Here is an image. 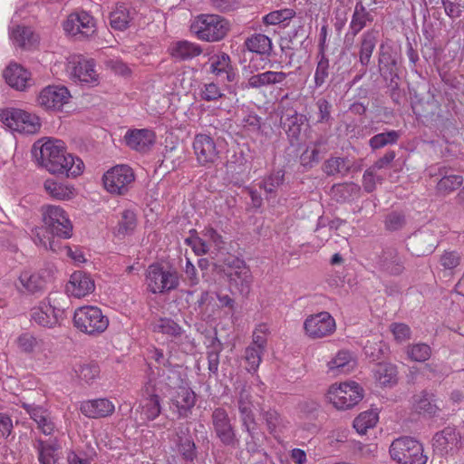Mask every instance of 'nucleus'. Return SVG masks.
<instances>
[{"label": "nucleus", "instance_id": "obj_1", "mask_svg": "<svg viewBox=\"0 0 464 464\" xmlns=\"http://www.w3.org/2000/svg\"><path fill=\"white\" fill-rule=\"evenodd\" d=\"M36 160L49 172L76 177L82 172L83 162L66 153L63 140L45 139L36 141L32 149Z\"/></svg>", "mask_w": 464, "mask_h": 464}, {"label": "nucleus", "instance_id": "obj_2", "mask_svg": "<svg viewBox=\"0 0 464 464\" xmlns=\"http://www.w3.org/2000/svg\"><path fill=\"white\" fill-rule=\"evenodd\" d=\"M68 297L60 292L50 293L31 311V320L42 327L53 328L64 318Z\"/></svg>", "mask_w": 464, "mask_h": 464}, {"label": "nucleus", "instance_id": "obj_3", "mask_svg": "<svg viewBox=\"0 0 464 464\" xmlns=\"http://www.w3.org/2000/svg\"><path fill=\"white\" fill-rule=\"evenodd\" d=\"M190 28L198 39L218 42L227 35L229 24L218 14H200L194 20Z\"/></svg>", "mask_w": 464, "mask_h": 464}, {"label": "nucleus", "instance_id": "obj_4", "mask_svg": "<svg viewBox=\"0 0 464 464\" xmlns=\"http://www.w3.org/2000/svg\"><path fill=\"white\" fill-rule=\"evenodd\" d=\"M390 454L400 464H426L428 460L422 444L411 437L394 440L390 447Z\"/></svg>", "mask_w": 464, "mask_h": 464}, {"label": "nucleus", "instance_id": "obj_5", "mask_svg": "<svg viewBox=\"0 0 464 464\" xmlns=\"http://www.w3.org/2000/svg\"><path fill=\"white\" fill-rule=\"evenodd\" d=\"M74 326L81 332L94 335L103 333L108 325L109 319L97 306H82L74 312Z\"/></svg>", "mask_w": 464, "mask_h": 464}, {"label": "nucleus", "instance_id": "obj_6", "mask_svg": "<svg viewBox=\"0 0 464 464\" xmlns=\"http://www.w3.org/2000/svg\"><path fill=\"white\" fill-rule=\"evenodd\" d=\"M41 211L47 233L63 239L72 237V224L60 206L45 205L42 207Z\"/></svg>", "mask_w": 464, "mask_h": 464}, {"label": "nucleus", "instance_id": "obj_7", "mask_svg": "<svg viewBox=\"0 0 464 464\" xmlns=\"http://www.w3.org/2000/svg\"><path fill=\"white\" fill-rule=\"evenodd\" d=\"M0 121L10 130L24 134H34L39 131V118L25 111L8 108L0 111Z\"/></svg>", "mask_w": 464, "mask_h": 464}, {"label": "nucleus", "instance_id": "obj_8", "mask_svg": "<svg viewBox=\"0 0 464 464\" xmlns=\"http://www.w3.org/2000/svg\"><path fill=\"white\" fill-rule=\"evenodd\" d=\"M362 388L355 382L333 384L327 392V400L338 410L355 406L363 397Z\"/></svg>", "mask_w": 464, "mask_h": 464}, {"label": "nucleus", "instance_id": "obj_9", "mask_svg": "<svg viewBox=\"0 0 464 464\" xmlns=\"http://www.w3.org/2000/svg\"><path fill=\"white\" fill-rule=\"evenodd\" d=\"M135 180L133 169L124 164L108 169L102 177L104 188L113 195H125Z\"/></svg>", "mask_w": 464, "mask_h": 464}, {"label": "nucleus", "instance_id": "obj_10", "mask_svg": "<svg viewBox=\"0 0 464 464\" xmlns=\"http://www.w3.org/2000/svg\"><path fill=\"white\" fill-rule=\"evenodd\" d=\"M178 273L165 269L158 264L150 265L147 269L146 283L148 289L153 294H163L174 290L179 285Z\"/></svg>", "mask_w": 464, "mask_h": 464}, {"label": "nucleus", "instance_id": "obj_11", "mask_svg": "<svg viewBox=\"0 0 464 464\" xmlns=\"http://www.w3.org/2000/svg\"><path fill=\"white\" fill-rule=\"evenodd\" d=\"M226 276L228 278L229 287L232 292L236 291L246 297L251 290L252 275L246 262L239 258H232L227 263Z\"/></svg>", "mask_w": 464, "mask_h": 464}, {"label": "nucleus", "instance_id": "obj_12", "mask_svg": "<svg viewBox=\"0 0 464 464\" xmlns=\"http://www.w3.org/2000/svg\"><path fill=\"white\" fill-rule=\"evenodd\" d=\"M63 29L78 39L88 38L96 32V21L88 12L81 10L68 15Z\"/></svg>", "mask_w": 464, "mask_h": 464}, {"label": "nucleus", "instance_id": "obj_13", "mask_svg": "<svg viewBox=\"0 0 464 464\" xmlns=\"http://www.w3.org/2000/svg\"><path fill=\"white\" fill-rule=\"evenodd\" d=\"M211 422L216 436L225 446L236 448L239 444L236 430L228 413L224 408H216L211 415Z\"/></svg>", "mask_w": 464, "mask_h": 464}, {"label": "nucleus", "instance_id": "obj_14", "mask_svg": "<svg viewBox=\"0 0 464 464\" xmlns=\"http://www.w3.org/2000/svg\"><path fill=\"white\" fill-rule=\"evenodd\" d=\"M304 329L310 338L321 339L333 334L336 330V324L328 312H320L306 317Z\"/></svg>", "mask_w": 464, "mask_h": 464}, {"label": "nucleus", "instance_id": "obj_15", "mask_svg": "<svg viewBox=\"0 0 464 464\" xmlns=\"http://www.w3.org/2000/svg\"><path fill=\"white\" fill-rule=\"evenodd\" d=\"M170 410L179 418H187L196 403V394L188 385H179L170 395Z\"/></svg>", "mask_w": 464, "mask_h": 464}, {"label": "nucleus", "instance_id": "obj_16", "mask_svg": "<svg viewBox=\"0 0 464 464\" xmlns=\"http://www.w3.org/2000/svg\"><path fill=\"white\" fill-rule=\"evenodd\" d=\"M192 145L197 160L200 165L213 164L218 160L219 152L214 139L209 135L204 133L195 135Z\"/></svg>", "mask_w": 464, "mask_h": 464}, {"label": "nucleus", "instance_id": "obj_17", "mask_svg": "<svg viewBox=\"0 0 464 464\" xmlns=\"http://www.w3.org/2000/svg\"><path fill=\"white\" fill-rule=\"evenodd\" d=\"M66 71L74 82L85 83L97 82L98 74L92 60L72 57L67 63Z\"/></svg>", "mask_w": 464, "mask_h": 464}, {"label": "nucleus", "instance_id": "obj_18", "mask_svg": "<svg viewBox=\"0 0 464 464\" xmlns=\"http://www.w3.org/2000/svg\"><path fill=\"white\" fill-rule=\"evenodd\" d=\"M71 95L64 86L49 85L38 96V104L46 110L59 111L69 102Z\"/></svg>", "mask_w": 464, "mask_h": 464}, {"label": "nucleus", "instance_id": "obj_19", "mask_svg": "<svg viewBox=\"0 0 464 464\" xmlns=\"http://www.w3.org/2000/svg\"><path fill=\"white\" fill-rule=\"evenodd\" d=\"M50 278L51 275L46 270H40L34 273L24 271L18 278L21 285L18 286V289L24 294L41 295L45 291Z\"/></svg>", "mask_w": 464, "mask_h": 464}, {"label": "nucleus", "instance_id": "obj_20", "mask_svg": "<svg viewBox=\"0 0 464 464\" xmlns=\"http://www.w3.org/2000/svg\"><path fill=\"white\" fill-rule=\"evenodd\" d=\"M438 246L437 237L429 229L414 233L409 237L407 246L412 255L423 256L431 254Z\"/></svg>", "mask_w": 464, "mask_h": 464}, {"label": "nucleus", "instance_id": "obj_21", "mask_svg": "<svg viewBox=\"0 0 464 464\" xmlns=\"http://www.w3.org/2000/svg\"><path fill=\"white\" fill-rule=\"evenodd\" d=\"M242 430L246 433V447L248 452H256L261 447L264 434L259 430L254 411L239 412Z\"/></svg>", "mask_w": 464, "mask_h": 464}, {"label": "nucleus", "instance_id": "obj_22", "mask_svg": "<svg viewBox=\"0 0 464 464\" xmlns=\"http://www.w3.org/2000/svg\"><path fill=\"white\" fill-rule=\"evenodd\" d=\"M404 256L393 246L382 249L376 260L378 268L392 276L401 275L404 270Z\"/></svg>", "mask_w": 464, "mask_h": 464}, {"label": "nucleus", "instance_id": "obj_23", "mask_svg": "<svg viewBox=\"0 0 464 464\" xmlns=\"http://www.w3.org/2000/svg\"><path fill=\"white\" fill-rule=\"evenodd\" d=\"M460 443V435L453 427H446L437 432L432 439L433 450L444 455L454 451Z\"/></svg>", "mask_w": 464, "mask_h": 464}, {"label": "nucleus", "instance_id": "obj_24", "mask_svg": "<svg viewBox=\"0 0 464 464\" xmlns=\"http://www.w3.org/2000/svg\"><path fill=\"white\" fill-rule=\"evenodd\" d=\"M126 144L131 150L139 152H147L155 143V133L148 129H135L128 130L124 136Z\"/></svg>", "mask_w": 464, "mask_h": 464}, {"label": "nucleus", "instance_id": "obj_25", "mask_svg": "<svg viewBox=\"0 0 464 464\" xmlns=\"http://www.w3.org/2000/svg\"><path fill=\"white\" fill-rule=\"evenodd\" d=\"M411 409L414 412L428 417H433L440 411L435 394L427 390L412 396Z\"/></svg>", "mask_w": 464, "mask_h": 464}, {"label": "nucleus", "instance_id": "obj_26", "mask_svg": "<svg viewBox=\"0 0 464 464\" xmlns=\"http://www.w3.org/2000/svg\"><path fill=\"white\" fill-rule=\"evenodd\" d=\"M95 285L90 275L82 271L72 274L66 285V291L72 296L81 298L94 291Z\"/></svg>", "mask_w": 464, "mask_h": 464}, {"label": "nucleus", "instance_id": "obj_27", "mask_svg": "<svg viewBox=\"0 0 464 464\" xmlns=\"http://www.w3.org/2000/svg\"><path fill=\"white\" fill-rule=\"evenodd\" d=\"M115 410L114 404L108 399H96L82 401L81 412L87 418H104L111 415Z\"/></svg>", "mask_w": 464, "mask_h": 464}, {"label": "nucleus", "instance_id": "obj_28", "mask_svg": "<svg viewBox=\"0 0 464 464\" xmlns=\"http://www.w3.org/2000/svg\"><path fill=\"white\" fill-rule=\"evenodd\" d=\"M288 73L285 72L266 71L254 74L247 79L246 89H261L269 85L283 83Z\"/></svg>", "mask_w": 464, "mask_h": 464}, {"label": "nucleus", "instance_id": "obj_29", "mask_svg": "<svg viewBox=\"0 0 464 464\" xmlns=\"http://www.w3.org/2000/svg\"><path fill=\"white\" fill-rule=\"evenodd\" d=\"M305 121L306 118L304 115L299 114L294 110L282 113L281 124L292 143L299 140L302 127Z\"/></svg>", "mask_w": 464, "mask_h": 464}, {"label": "nucleus", "instance_id": "obj_30", "mask_svg": "<svg viewBox=\"0 0 464 464\" xmlns=\"http://www.w3.org/2000/svg\"><path fill=\"white\" fill-rule=\"evenodd\" d=\"M430 175L440 177L436 188L442 195H448L456 190L464 181L462 176L453 174L446 167H440L437 173H431Z\"/></svg>", "mask_w": 464, "mask_h": 464}, {"label": "nucleus", "instance_id": "obj_31", "mask_svg": "<svg viewBox=\"0 0 464 464\" xmlns=\"http://www.w3.org/2000/svg\"><path fill=\"white\" fill-rule=\"evenodd\" d=\"M4 78L9 86L22 91L25 88L30 73L24 67L17 63H11L4 71Z\"/></svg>", "mask_w": 464, "mask_h": 464}, {"label": "nucleus", "instance_id": "obj_32", "mask_svg": "<svg viewBox=\"0 0 464 464\" xmlns=\"http://www.w3.org/2000/svg\"><path fill=\"white\" fill-rule=\"evenodd\" d=\"M379 32L374 29L364 32L361 38L359 61L360 63L366 67L371 61L372 54L377 44Z\"/></svg>", "mask_w": 464, "mask_h": 464}, {"label": "nucleus", "instance_id": "obj_33", "mask_svg": "<svg viewBox=\"0 0 464 464\" xmlns=\"http://www.w3.org/2000/svg\"><path fill=\"white\" fill-rule=\"evenodd\" d=\"M132 19L130 9L124 4H117L109 15L111 27L117 31L126 30Z\"/></svg>", "mask_w": 464, "mask_h": 464}, {"label": "nucleus", "instance_id": "obj_34", "mask_svg": "<svg viewBox=\"0 0 464 464\" xmlns=\"http://www.w3.org/2000/svg\"><path fill=\"white\" fill-rule=\"evenodd\" d=\"M16 343L21 352L24 353H43L47 350V344L42 338H38L30 333H24L18 336Z\"/></svg>", "mask_w": 464, "mask_h": 464}, {"label": "nucleus", "instance_id": "obj_35", "mask_svg": "<svg viewBox=\"0 0 464 464\" xmlns=\"http://www.w3.org/2000/svg\"><path fill=\"white\" fill-rule=\"evenodd\" d=\"M35 449L38 451V459L42 464H55L58 459L60 446L56 440L44 441L37 440Z\"/></svg>", "mask_w": 464, "mask_h": 464}, {"label": "nucleus", "instance_id": "obj_36", "mask_svg": "<svg viewBox=\"0 0 464 464\" xmlns=\"http://www.w3.org/2000/svg\"><path fill=\"white\" fill-rule=\"evenodd\" d=\"M145 394L147 396L140 401L141 414H143L147 420H154L161 411L160 398L153 392L152 388L149 386L145 389Z\"/></svg>", "mask_w": 464, "mask_h": 464}, {"label": "nucleus", "instance_id": "obj_37", "mask_svg": "<svg viewBox=\"0 0 464 464\" xmlns=\"http://www.w3.org/2000/svg\"><path fill=\"white\" fill-rule=\"evenodd\" d=\"M328 370L333 375L346 374L354 367L352 355L347 351H340L336 356L328 362Z\"/></svg>", "mask_w": 464, "mask_h": 464}, {"label": "nucleus", "instance_id": "obj_38", "mask_svg": "<svg viewBox=\"0 0 464 464\" xmlns=\"http://www.w3.org/2000/svg\"><path fill=\"white\" fill-rule=\"evenodd\" d=\"M171 55L180 61L193 59L202 53V48L188 41H179L171 47Z\"/></svg>", "mask_w": 464, "mask_h": 464}, {"label": "nucleus", "instance_id": "obj_39", "mask_svg": "<svg viewBox=\"0 0 464 464\" xmlns=\"http://www.w3.org/2000/svg\"><path fill=\"white\" fill-rule=\"evenodd\" d=\"M245 45L252 53L267 56L271 54L273 49L271 39L263 34H255L246 38Z\"/></svg>", "mask_w": 464, "mask_h": 464}, {"label": "nucleus", "instance_id": "obj_40", "mask_svg": "<svg viewBox=\"0 0 464 464\" xmlns=\"http://www.w3.org/2000/svg\"><path fill=\"white\" fill-rule=\"evenodd\" d=\"M44 188L50 197L57 200H68L74 196L73 187L57 182L54 179H46Z\"/></svg>", "mask_w": 464, "mask_h": 464}, {"label": "nucleus", "instance_id": "obj_41", "mask_svg": "<svg viewBox=\"0 0 464 464\" xmlns=\"http://www.w3.org/2000/svg\"><path fill=\"white\" fill-rule=\"evenodd\" d=\"M374 377L382 386H392L397 382L396 366L390 362L378 363L374 370Z\"/></svg>", "mask_w": 464, "mask_h": 464}, {"label": "nucleus", "instance_id": "obj_42", "mask_svg": "<svg viewBox=\"0 0 464 464\" xmlns=\"http://www.w3.org/2000/svg\"><path fill=\"white\" fill-rule=\"evenodd\" d=\"M10 38L14 45L24 49L32 47L37 42V37L30 27L20 25L11 30Z\"/></svg>", "mask_w": 464, "mask_h": 464}, {"label": "nucleus", "instance_id": "obj_43", "mask_svg": "<svg viewBox=\"0 0 464 464\" xmlns=\"http://www.w3.org/2000/svg\"><path fill=\"white\" fill-rule=\"evenodd\" d=\"M373 20L372 15L366 10L365 6L358 2L355 5L354 12L350 23V30L353 35L358 34L365 26L367 22Z\"/></svg>", "mask_w": 464, "mask_h": 464}, {"label": "nucleus", "instance_id": "obj_44", "mask_svg": "<svg viewBox=\"0 0 464 464\" xmlns=\"http://www.w3.org/2000/svg\"><path fill=\"white\" fill-rule=\"evenodd\" d=\"M152 330L155 333L169 335L173 338H179L182 336L184 331L182 328L170 318H159L152 324Z\"/></svg>", "mask_w": 464, "mask_h": 464}, {"label": "nucleus", "instance_id": "obj_45", "mask_svg": "<svg viewBox=\"0 0 464 464\" xmlns=\"http://www.w3.org/2000/svg\"><path fill=\"white\" fill-rule=\"evenodd\" d=\"M330 76V61L326 54L316 55V67L314 75L315 88H320L326 83Z\"/></svg>", "mask_w": 464, "mask_h": 464}, {"label": "nucleus", "instance_id": "obj_46", "mask_svg": "<svg viewBox=\"0 0 464 464\" xmlns=\"http://www.w3.org/2000/svg\"><path fill=\"white\" fill-rule=\"evenodd\" d=\"M400 136V132L394 130L381 132L370 139L369 146L372 150H380L386 146L396 144Z\"/></svg>", "mask_w": 464, "mask_h": 464}, {"label": "nucleus", "instance_id": "obj_47", "mask_svg": "<svg viewBox=\"0 0 464 464\" xmlns=\"http://www.w3.org/2000/svg\"><path fill=\"white\" fill-rule=\"evenodd\" d=\"M378 421V414L373 411H363L353 420V428L360 434L366 433L368 429L373 428Z\"/></svg>", "mask_w": 464, "mask_h": 464}, {"label": "nucleus", "instance_id": "obj_48", "mask_svg": "<svg viewBox=\"0 0 464 464\" xmlns=\"http://www.w3.org/2000/svg\"><path fill=\"white\" fill-rule=\"evenodd\" d=\"M351 164L347 159L344 158H331L324 163V172L328 176L336 174L345 175L349 172Z\"/></svg>", "mask_w": 464, "mask_h": 464}, {"label": "nucleus", "instance_id": "obj_49", "mask_svg": "<svg viewBox=\"0 0 464 464\" xmlns=\"http://www.w3.org/2000/svg\"><path fill=\"white\" fill-rule=\"evenodd\" d=\"M137 226L136 214L130 209L121 212V219L118 223V234L129 235L131 234Z\"/></svg>", "mask_w": 464, "mask_h": 464}, {"label": "nucleus", "instance_id": "obj_50", "mask_svg": "<svg viewBox=\"0 0 464 464\" xmlns=\"http://www.w3.org/2000/svg\"><path fill=\"white\" fill-rule=\"evenodd\" d=\"M265 350H261L259 348H256L254 346L248 345L245 350L244 359L247 363L246 369L249 372H255L257 371L260 362L262 361V355Z\"/></svg>", "mask_w": 464, "mask_h": 464}, {"label": "nucleus", "instance_id": "obj_51", "mask_svg": "<svg viewBox=\"0 0 464 464\" xmlns=\"http://www.w3.org/2000/svg\"><path fill=\"white\" fill-rule=\"evenodd\" d=\"M295 15V12L291 8H285L270 12L263 17L266 24H279L286 20L292 19Z\"/></svg>", "mask_w": 464, "mask_h": 464}, {"label": "nucleus", "instance_id": "obj_52", "mask_svg": "<svg viewBox=\"0 0 464 464\" xmlns=\"http://www.w3.org/2000/svg\"><path fill=\"white\" fill-rule=\"evenodd\" d=\"M408 356L415 362H425L431 355L430 347L423 343L412 344L407 349Z\"/></svg>", "mask_w": 464, "mask_h": 464}, {"label": "nucleus", "instance_id": "obj_53", "mask_svg": "<svg viewBox=\"0 0 464 464\" xmlns=\"http://www.w3.org/2000/svg\"><path fill=\"white\" fill-rule=\"evenodd\" d=\"M210 61V72L217 76H222L224 71L227 70L228 66L231 65L230 57L225 53L212 56Z\"/></svg>", "mask_w": 464, "mask_h": 464}, {"label": "nucleus", "instance_id": "obj_54", "mask_svg": "<svg viewBox=\"0 0 464 464\" xmlns=\"http://www.w3.org/2000/svg\"><path fill=\"white\" fill-rule=\"evenodd\" d=\"M284 177L285 174L282 170L274 172L264 179L261 187L267 194H274L283 184Z\"/></svg>", "mask_w": 464, "mask_h": 464}, {"label": "nucleus", "instance_id": "obj_55", "mask_svg": "<svg viewBox=\"0 0 464 464\" xmlns=\"http://www.w3.org/2000/svg\"><path fill=\"white\" fill-rule=\"evenodd\" d=\"M269 334V327L266 324H259L254 333H253V341L250 343V346L257 347L261 350L266 351L267 339L266 336Z\"/></svg>", "mask_w": 464, "mask_h": 464}, {"label": "nucleus", "instance_id": "obj_56", "mask_svg": "<svg viewBox=\"0 0 464 464\" xmlns=\"http://www.w3.org/2000/svg\"><path fill=\"white\" fill-rule=\"evenodd\" d=\"M380 72L383 77L384 81L388 83V86L391 88L392 92L396 91L399 88V76L397 73V63H394L390 66L381 67Z\"/></svg>", "mask_w": 464, "mask_h": 464}, {"label": "nucleus", "instance_id": "obj_57", "mask_svg": "<svg viewBox=\"0 0 464 464\" xmlns=\"http://www.w3.org/2000/svg\"><path fill=\"white\" fill-rule=\"evenodd\" d=\"M383 178L377 174V171L371 167L367 169L362 176V186L366 192H372L376 188V183H381Z\"/></svg>", "mask_w": 464, "mask_h": 464}, {"label": "nucleus", "instance_id": "obj_58", "mask_svg": "<svg viewBox=\"0 0 464 464\" xmlns=\"http://www.w3.org/2000/svg\"><path fill=\"white\" fill-rule=\"evenodd\" d=\"M75 372L81 380L91 383L98 377L100 370L96 364H83L80 365Z\"/></svg>", "mask_w": 464, "mask_h": 464}, {"label": "nucleus", "instance_id": "obj_59", "mask_svg": "<svg viewBox=\"0 0 464 464\" xmlns=\"http://www.w3.org/2000/svg\"><path fill=\"white\" fill-rule=\"evenodd\" d=\"M254 405L249 388L244 385L237 397V409L239 412L253 411Z\"/></svg>", "mask_w": 464, "mask_h": 464}, {"label": "nucleus", "instance_id": "obj_60", "mask_svg": "<svg viewBox=\"0 0 464 464\" xmlns=\"http://www.w3.org/2000/svg\"><path fill=\"white\" fill-rule=\"evenodd\" d=\"M179 452L186 460H193L196 456V445L191 438L176 442Z\"/></svg>", "mask_w": 464, "mask_h": 464}, {"label": "nucleus", "instance_id": "obj_61", "mask_svg": "<svg viewBox=\"0 0 464 464\" xmlns=\"http://www.w3.org/2000/svg\"><path fill=\"white\" fill-rule=\"evenodd\" d=\"M201 99L207 102L217 101L223 96L219 87L213 83H206L203 85L200 92Z\"/></svg>", "mask_w": 464, "mask_h": 464}, {"label": "nucleus", "instance_id": "obj_62", "mask_svg": "<svg viewBox=\"0 0 464 464\" xmlns=\"http://www.w3.org/2000/svg\"><path fill=\"white\" fill-rule=\"evenodd\" d=\"M263 418L266 421L267 430L272 434L275 432L277 427L282 423V418L280 414L274 409H269L263 412Z\"/></svg>", "mask_w": 464, "mask_h": 464}, {"label": "nucleus", "instance_id": "obj_63", "mask_svg": "<svg viewBox=\"0 0 464 464\" xmlns=\"http://www.w3.org/2000/svg\"><path fill=\"white\" fill-rule=\"evenodd\" d=\"M390 329L396 341L401 343L411 337L410 327L402 323H393L391 324Z\"/></svg>", "mask_w": 464, "mask_h": 464}, {"label": "nucleus", "instance_id": "obj_64", "mask_svg": "<svg viewBox=\"0 0 464 464\" xmlns=\"http://www.w3.org/2000/svg\"><path fill=\"white\" fill-rule=\"evenodd\" d=\"M405 224L404 216L401 213L392 212L389 214L385 220L387 229L394 231L401 228Z\"/></svg>", "mask_w": 464, "mask_h": 464}]
</instances>
